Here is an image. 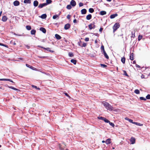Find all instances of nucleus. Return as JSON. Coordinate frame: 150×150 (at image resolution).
Wrapping results in <instances>:
<instances>
[{
  "instance_id": "f257e3e1",
  "label": "nucleus",
  "mask_w": 150,
  "mask_h": 150,
  "mask_svg": "<svg viewBox=\"0 0 150 150\" xmlns=\"http://www.w3.org/2000/svg\"><path fill=\"white\" fill-rule=\"evenodd\" d=\"M102 104L108 110H113L112 107L108 103L105 101H103L102 102Z\"/></svg>"
},
{
  "instance_id": "f03ea898",
  "label": "nucleus",
  "mask_w": 150,
  "mask_h": 150,
  "mask_svg": "<svg viewBox=\"0 0 150 150\" xmlns=\"http://www.w3.org/2000/svg\"><path fill=\"white\" fill-rule=\"evenodd\" d=\"M120 26V24L119 23H115L113 26V32H115L116 30L119 28Z\"/></svg>"
},
{
  "instance_id": "7ed1b4c3",
  "label": "nucleus",
  "mask_w": 150,
  "mask_h": 150,
  "mask_svg": "<svg viewBox=\"0 0 150 150\" xmlns=\"http://www.w3.org/2000/svg\"><path fill=\"white\" fill-rule=\"evenodd\" d=\"M94 23H93V24L91 23L88 26V28L90 30L92 29H94L95 28V25H94Z\"/></svg>"
},
{
  "instance_id": "20e7f679",
  "label": "nucleus",
  "mask_w": 150,
  "mask_h": 150,
  "mask_svg": "<svg viewBox=\"0 0 150 150\" xmlns=\"http://www.w3.org/2000/svg\"><path fill=\"white\" fill-rule=\"evenodd\" d=\"M46 3H44L40 4L39 5L38 7L39 8H42L44 6H46L47 5V0H46Z\"/></svg>"
},
{
  "instance_id": "39448f33",
  "label": "nucleus",
  "mask_w": 150,
  "mask_h": 150,
  "mask_svg": "<svg viewBox=\"0 0 150 150\" xmlns=\"http://www.w3.org/2000/svg\"><path fill=\"white\" fill-rule=\"evenodd\" d=\"M70 25L69 23H67L65 25L64 28L65 30H67L70 27Z\"/></svg>"
},
{
  "instance_id": "423d86ee",
  "label": "nucleus",
  "mask_w": 150,
  "mask_h": 150,
  "mask_svg": "<svg viewBox=\"0 0 150 150\" xmlns=\"http://www.w3.org/2000/svg\"><path fill=\"white\" fill-rule=\"evenodd\" d=\"M0 81H8L12 83H14L13 81L11 79H0Z\"/></svg>"
},
{
  "instance_id": "0eeeda50",
  "label": "nucleus",
  "mask_w": 150,
  "mask_h": 150,
  "mask_svg": "<svg viewBox=\"0 0 150 150\" xmlns=\"http://www.w3.org/2000/svg\"><path fill=\"white\" fill-rule=\"evenodd\" d=\"M130 141L132 142L131 144H134L135 141V139L134 138L132 137L130 139Z\"/></svg>"
},
{
  "instance_id": "6e6552de",
  "label": "nucleus",
  "mask_w": 150,
  "mask_h": 150,
  "mask_svg": "<svg viewBox=\"0 0 150 150\" xmlns=\"http://www.w3.org/2000/svg\"><path fill=\"white\" fill-rule=\"evenodd\" d=\"M26 66L27 67H29L30 68L33 70H36V68L34 67H33L31 66H30L28 64H26Z\"/></svg>"
},
{
  "instance_id": "1a4fd4ad",
  "label": "nucleus",
  "mask_w": 150,
  "mask_h": 150,
  "mask_svg": "<svg viewBox=\"0 0 150 150\" xmlns=\"http://www.w3.org/2000/svg\"><path fill=\"white\" fill-rule=\"evenodd\" d=\"M70 4L72 6H74L76 5V3L74 0H72L70 2Z\"/></svg>"
},
{
  "instance_id": "9d476101",
  "label": "nucleus",
  "mask_w": 150,
  "mask_h": 150,
  "mask_svg": "<svg viewBox=\"0 0 150 150\" xmlns=\"http://www.w3.org/2000/svg\"><path fill=\"white\" fill-rule=\"evenodd\" d=\"M13 4L14 6H18L20 4V2L16 0L13 2Z\"/></svg>"
},
{
  "instance_id": "9b49d317",
  "label": "nucleus",
  "mask_w": 150,
  "mask_h": 150,
  "mask_svg": "<svg viewBox=\"0 0 150 150\" xmlns=\"http://www.w3.org/2000/svg\"><path fill=\"white\" fill-rule=\"evenodd\" d=\"M118 16V14L117 13L112 14L110 15V18L111 19H113L115 17L117 16Z\"/></svg>"
},
{
  "instance_id": "f8f14e48",
  "label": "nucleus",
  "mask_w": 150,
  "mask_h": 150,
  "mask_svg": "<svg viewBox=\"0 0 150 150\" xmlns=\"http://www.w3.org/2000/svg\"><path fill=\"white\" fill-rule=\"evenodd\" d=\"M81 12L82 14H85L86 13L87 11L86 9L84 8L81 10Z\"/></svg>"
},
{
  "instance_id": "ddd939ff",
  "label": "nucleus",
  "mask_w": 150,
  "mask_h": 150,
  "mask_svg": "<svg viewBox=\"0 0 150 150\" xmlns=\"http://www.w3.org/2000/svg\"><path fill=\"white\" fill-rule=\"evenodd\" d=\"M40 30L42 31L43 33H45L46 32V30L45 28L43 27H41L40 28Z\"/></svg>"
},
{
  "instance_id": "4468645a",
  "label": "nucleus",
  "mask_w": 150,
  "mask_h": 150,
  "mask_svg": "<svg viewBox=\"0 0 150 150\" xmlns=\"http://www.w3.org/2000/svg\"><path fill=\"white\" fill-rule=\"evenodd\" d=\"M8 87L10 88H11V89H13L14 90H15V91H20V90L16 88H15L13 86H8Z\"/></svg>"
},
{
  "instance_id": "2eb2a0df",
  "label": "nucleus",
  "mask_w": 150,
  "mask_h": 150,
  "mask_svg": "<svg viewBox=\"0 0 150 150\" xmlns=\"http://www.w3.org/2000/svg\"><path fill=\"white\" fill-rule=\"evenodd\" d=\"M133 55H134V54L133 53H130V55L129 56V59L131 60H132L134 59Z\"/></svg>"
},
{
  "instance_id": "dca6fc26",
  "label": "nucleus",
  "mask_w": 150,
  "mask_h": 150,
  "mask_svg": "<svg viewBox=\"0 0 150 150\" xmlns=\"http://www.w3.org/2000/svg\"><path fill=\"white\" fill-rule=\"evenodd\" d=\"M7 19V17L5 16H3L2 17V20L4 22L6 21Z\"/></svg>"
},
{
  "instance_id": "f3484780",
  "label": "nucleus",
  "mask_w": 150,
  "mask_h": 150,
  "mask_svg": "<svg viewBox=\"0 0 150 150\" xmlns=\"http://www.w3.org/2000/svg\"><path fill=\"white\" fill-rule=\"evenodd\" d=\"M92 18V15L91 14H89L86 17V18L87 20H90Z\"/></svg>"
},
{
  "instance_id": "a211bd4d",
  "label": "nucleus",
  "mask_w": 150,
  "mask_h": 150,
  "mask_svg": "<svg viewBox=\"0 0 150 150\" xmlns=\"http://www.w3.org/2000/svg\"><path fill=\"white\" fill-rule=\"evenodd\" d=\"M111 139L110 138L107 139L105 141V143L106 144H108L111 143Z\"/></svg>"
},
{
  "instance_id": "6ab92c4d",
  "label": "nucleus",
  "mask_w": 150,
  "mask_h": 150,
  "mask_svg": "<svg viewBox=\"0 0 150 150\" xmlns=\"http://www.w3.org/2000/svg\"><path fill=\"white\" fill-rule=\"evenodd\" d=\"M48 83L49 84V86H49L52 85L53 84V82L52 81L50 80H47V84Z\"/></svg>"
},
{
  "instance_id": "aec40b11",
  "label": "nucleus",
  "mask_w": 150,
  "mask_h": 150,
  "mask_svg": "<svg viewBox=\"0 0 150 150\" xmlns=\"http://www.w3.org/2000/svg\"><path fill=\"white\" fill-rule=\"evenodd\" d=\"M55 38L57 40H60L61 37L58 34H56L55 35Z\"/></svg>"
},
{
  "instance_id": "412c9836",
  "label": "nucleus",
  "mask_w": 150,
  "mask_h": 150,
  "mask_svg": "<svg viewBox=\"0 0 150 150\" xmlns=\"http://www.w3.org/2000/svg\"><path fill=\"white\" fill-rule=\"evenodd\" d=\"M38 4V1L37 0L33 2V5L34 6L36 7L37 6Z\"/></svg>"
},
{
  "instance_id": "4be33fe9",
  "label": "nucleus",
  "mask_w": 150,
  "mask_h": 150,
  "mask_svg": "<svg viewBox=\"0 0 150 150\" xmlns=\"http://www.w3.org/2000/svg\"><path fill=\"white\" fill-rule=\"evenodd\" d=\"M103 54L104 55V56L107 59H109V57L107 55V54L106 52L105 51L103 52Z\"/></svg>"
},
{
  "instance_id": "5701e85b",
  "label": "nucleus",
  "mask_w": 150,
  "mask_h": 150,
  "mask_svg": "<svg viewBox=\"0 0 150 150\" xmlns=\"http://www.w3.org/2000/svg\"><path fill=\"white\" fill-rule=\"evenodd\" d=\"M47 17V15L46 14H42L40 16V17L42 19L45 18Z\"/></svg>"
},
{
  "instance_id": "b1692460",
  "label": "nucleus",
  "mask_w": 150,
  "mask_h": 150,
  "mask_svg": "<svg viewBox=\"0 0 150 150\" xmlns=\"http://www.w3.org/2000/svg\"><path fill=\"white\" fill-rule=\"evenodd\" d=\"M24 3L25 4H30L31 3L30 0H24Z\"/></svg>"
},
{
  "instance_id": "393cba45",
  "label": "nucleus",
  "mask_w": 150,
  "mask_h": 150,
  "mask_svg": "<svg viewBox=\"0 0 150 150\" xmlns=\"http://www.w3.org/2000/svg\"><path fill=\"white\" fill-rule=\"evenodd\" d=\"M71 62L74 64H76V60L74 59H71Z\"/></svg>"
},
{
  "instance_id": "a878e982",
  "label": "nucleus",
  "mask_w": 150,
  "mask_h": 150,
  "mask_svg": "<svg viewBox=\"0 0 150 150\" xmlns=\"http://www.w3.org/2000/svg\"><path fill=\"white\" fill-rule=\"evenodd\" d=\"M106 13V12L105 11H101L100 12V14L101 15H104Z\"/></svg>"
},
{
  "instance_id": "bb28decb",
  "label": "nucleus",
  "mask_w": 150,
  "mask_h": 150,
  "mask_svg": "<svg viewBox=\"0 0 150 150\" xmlns=\"http://www.w3.org/2000/svg\"><path fill=\"white\" fill-rule=\"evenodd\" d=\"M125 58L124 57H122L121 59V61L124 64L125 63Z\"/></svg>"
},
{
  "instance_id": "cd10ccee",
  "label": "nucleus",
  "mask_w": 150,
  "mask_h": 150,
  "mask_svg": "<svg viewBox=\"0 0 150 150\" xmlns=\"http://www.w3.org/2000/svg\"><path fill=\"white\" fill-rule=\"evenodd\" d=\"M133 124L136 125H138V126H142L143 125L142 124H141V123H139L135 122H134V123H133Z\"/></svg>"
},
{
  "instance_id": "c85d7f7f",
  "label": "nucleus",
  "mask_w": 150,
  "mask_h": 150,
  "mask_svg": "<svg viewBox=\"0 0 150 150\" xmlns=\"http://www.w3.org/2000/svg\"><path fill=\"white\" fill-rule=\"evenodd\" d=\"M30 33L32 35H35L36 33V30H35L33 29L31 31Z\"/></svg>"
},
{
  "instance_id": "c756f323",
  "label": "nucleus",
  "mask_w": 150,
  "mask_h": 150,
  "mask_svg": "<svg viewBox=\"0 0 150 150\" xmlns=\"http://www.w3.org/2000/svg\"><path fill=\"white\" fill-rule=\"evenodd\" d=\"M89 11L90 13H92L94 11V9L92 8H90L89 9Z\"/></svg>"
},
{
  "instance_id": "7c9ffc66",
  "label": "nucleus",
  "mask_w": 150,
  "mask_h": 150,
  "mask_svg": "<svg viewBox=\"0 0 150 150\" xmlns=\"http://www.w3.org/2000/svg\"><path fill=\"white\" fill-rule=\"evenodd\" d=\"M26 29L28 30H30L31 29V27L30 25H27L26 26Z\"/></svg>"
},
{
  "instance_id": "2f4dec72",
  "label": "nucleus",
  "mask_w": 150,
  "mask_h": 150,
  "mask_svg": "<svg viewBox=\"0 0 150 150\" xmlns=\"http://www.w3.org/2000/svg\"><path fill=\"white\" fill-rule=\"evenodd\" d=\"M59 15H55L53 16V19H56L57 18H58L59 17Z\"/></svg>"
},
{
  "instance_id": "473e14b6",
  "label": "nucleus",
  "mask_w": 150,
  "mask_h": 150,
  "mask_svg": "<svg viewBox=\"0 0 150 150\" xmlns=\"http://www.w3.org/2000/svg\"><path fill=\"white\" fill-rule=\"evenodd\" d=\"M134 92L136 94H138L139 93L140 91L139 90L136 89L135 90Z\"/></svg>"
},
{
  "instance_id": "72a5a7b5",
  "label": "nucleus",
  "mask_w": 150,
  "mask_h": 150,
  "mask_svg": "<svg viewBox=\"0 0 150 150\" xmlns=\"http://www.w3.org/2000/svg\"><path fill=\"white\" fill-rule=\"evenodd\" d=\"M101 49L103 52L105 51L104 49V46L103 45H101Z\"/></svg>"
},
{
  "instance_id": "f704fd0d",
  "label": "nucleus",
  "mask_w": 150,
  "mask_h": 150,
  "mask_svg": "<svg viewBox=\"0 0 150 150\" xmlns=\"http://www.w3.org/2000/svg\"><path fill=\"white\" fill-rule=\"evenodd\" d=\"M48 51L51 53L54 52V51L52 50H51L50 48L47 47V51Z\"/></svg>"
},
{
  "instance_id": "c9c22d12",
  "label": "nucleus",
  "mask_w": 150,
  "mask_h": 150,
  "mask_svg": "<svg viewBox=\"0 0 150 150\" xmlns=\"http://www.w3.org/2000/svg\"><path fill=\"white\" fill-rule=\"evenodd\" d=\"M0 45L4 46V47H7V48H8V45H5V44H3L2 43H0Z\"/></svg>"
},
{
  "instance_id": "e433bc0d",
  "label": "nucleus",
  "mask_w": 150,
  "mask_h": 150,
  "mask_svg": "<svg viewBox=\"0 0 150 150\" xmlns=\"http://www.w3.org/2000/svg\"><path fill=\"white\" fill-rule=\"evenodd\" d=\"M71 8V5H68L67 6V8L68 9H70Z\"/></svg>"
},
{
  "instance_id": "4c0bfd02",
  "label": "nucleus",
  "mask_w": 150,
  "mask_h": 150,
  "mask_svg": "<svg viewBox=\"0 0 150 150\" xmlns=\"http://www.w3.org/2000/svg\"><path fill=\"white\" fill-rule=\"evenodd\" d=\"M123 71L124 72V74H123L124 75L126 76H129L127 74V73L125 71L123 70Z\"/></svg>"
},
{
  "instance_id": "58836bf2",
  "label": "nucleus",
  "mask_w": 150,
  "mask_h": 150,
  "mask_svg": "<svg viewBox=\"0 0 150 150\" xmlns=\"http://www.w3.org/2000/svg\"><path fill=\"white\" fill-rule=\"evenodd\" d=\"M103 121L105 122H106V123H109V122H110V121L107 120V119H106V118H104V119L103 120Z\"/></svg>"
},
{
  "instance_id": "ea45409f",
  "label": "nucleus",
  "mask_w": 150,
  "mask_h": 150,
  "mask_svg": "<svg viewBox=\"0 0 150 150\" xmlns=\"http://www.w3.org/2000/svg\"><path fill=\"white\" fill-rule=\"evenodd\" d=\"M109 123L110 125L111 126H112V127H114L115 125L113 123L110 122H110H109Z\"/></svg>"
},
{
  "instance_id": "a19ab883",
  "label": "nucleus",
  "mask_w": 150,
  "mask_h": 150,
  "mask_svg": "<svg viewBox=\"0 0 150 150\" xmlns=\"http://www.w3.org/2000/svg\"><path fill=\"white\" fill-rule=\"evenodd\" d=\"M139 98L141 100H144V101H145L146 100V99L144 97H140Z\"/></svg>"
},
{
  "instance_id": "79ce46f5",
  "label": "nucleus",
  "mask_w": 150,
  "mask_h": 150,
  "mask_svg": "<svg viewBox=\"0 0 150 150\" xmlns=\"http://www.w3.org/2000/svg\"><path fill=\"white\" fill-rule=\"evenodd\" d=\"M98 118L99 120H103L104 117H102L99 116L98 117Z\"/></svg>"
},
{
  "instance_id": "37998d69",
  "label": "nucleus",
  "mask_w": 150,
  "mask_h": 150,
  "mask_svg": "<svg viewBox=\"0 0 150 150\" xmlns=\"http://www.w3.org/2000/svg\"><path fill=\"white\" fill-rule=\"evenodd\" d=\"M32 86L33 88H36L37 90H40V88H38L36 86H34V85H32Z\"/></svg>"
},
{
  "instance_id": "c03bdc74",
  "label": "nucleus",
  "mask_w": 150,
  "mask_h": 150,
  "mask_svg": "<svg viewBox=\"0 0 150 150\" xmlns=\"http://www.w3.org/2000/svg\"><path fill=\"white\" fill-rule=\"evenodd\" d=\"M100 65L101 67H103V68L106 67L107 66L106 65L103 64H100Z\"/></svg>"
},
{
  "instance_id": "a18cd8bd",
  "label": "nucleus",
  "mask_w": 150,
  "mask_h": 150,
  "mask_svg": "<svg viewBox=\"0 0 150 150\" xmlns=\"http://www.w3.org/2000/svg\"><path fill=\"white\" fill-rule=\"evenodd\" d=\"M142 38V36L141 35H139L138 37V40H141Z\"/></svg>"
},
{
  "instance_id": "49530a36",
  "label": "nucleus",
  "mask_w": 150,
  "mask_h": 150,
  "mask_svg": "<svg viewBox=\"0 0 150 150\" xmlns=\"http://www.w3.org/2000/svg\"><path fill=\"white\" fill-rule=\"evenodd\" d=\"M146 99H150V95L148 94L146 96Z\"/></svg>"
},
{
  "instance_id": "de8ad7c7",
  "label": "nucleus",
  "mask_w": 150,
  "mask_h": 150,
  "mask_svg": "<svg viewBox=\"0 0 150 150\" xmlns=\"http://www.w3.org/2000/svg\"><path fill=\"white\" fill-rule=\"evenodd\" d=\"M69 55L70 57H72L74 56L73 54L72 53H69Z\"/></svg>"
},
{
  "instance_id": "09e8293b",
  "label": "nucleus",
  "mask_w": 150,
  "mask_h": 150,
  "mask_svg": "<svg viewBox=\"0 0 150 150\" xmlns=\"http://www.w3.org/2000/svg\"><path fill=\"white\" fill-rule=\"evenodd\" d=\"M132 36L131 37L134 38L135 37V32H134L133 33V32H132Z\"/></svg>"
},
{
  "instance_id": "8fccbe9b",
  "label": "nucleus",
  "mask_w": 150,
  "mask_h": 150,
  "mask_svg": "<svg viewBox=\"0 0 150 150\" xmlns=\"http://www.w3.org/2000/svg\"><path fill=\"white\" fill-rule=\"evenodd\" d=\"M52 1L51 0H47V4L51 3Z\"/></svg>"
},
{
  "instance_id": "3c124183",
  "label": "nucleus",
  "mask_w": 150,
  "mask_h": 150,
  "mask_svg": "<svg viewBox=\"0 0 150 150\" xmlns=\"http://www.w3.org/2000/svg\"><path fill=\"white\" fill-rule=\"evenodd\" d=\"M79 5L80 7L82 6L83 5V4L82 3L80 2L79 4Z\"/></svg>"
},
{
  "instance_id": "603ef678",
  "label": "nucleus",
  "mask_w": 150,
  "mask_h": 150,
  "mask_svg": "<svg viewBox=\"0 0 150 150\" xmlns=\"http://www.w3.org/2000/svg\"><path fill=\"white\" fill-rule=\"evenodd\" d=\"M59 149L60 150H63V149H64L63 148L61 147V145L60 144H59Z\"/></svg>"
},
{
  "instance_id": "864d4df0",
  "label": "nucleus",
  "mask_w": 150,
  "mask_h": 150,
  "mask_svg": "<svg viewBox=\"0 0 150 150\" xmlns=\"http://www.w3.org/2000/svg\"><path fill=\"white\" fill-rule=\"evenodd\" d=\"M85 40L87 42L89 41V38H85Z\"/></svg>"
},
{
  "instance_id": "5fc2aeb1",
  "label": "nucleus",
  "mask_w": 150,
  "mask_h": 150,
  "mask_svg": "<svg viewBox=\"0 0 150 150\" xmlns=\"http://www.w3.org/2000/svg\"><path fill=\"white\" fill-rule=\"evenodd\" d=\"M129 121L130 122V123H132V124H133V123H134V122H133V120L132 119H129Z\"/></svg>"
},
{
  "instance_id": "6e6d98bb",
  "label": "nucleus",
  "mask_w": 150,
  "mask_h": 150,
  "mask_svg": "<svg viewBox=\"0 0 150 150\" xmlns=\"http://www.w3.org/2000/svg\"><path fill=\"white\" fill-rule=\"evenodd\" d=\"M86 43H83L82 44V45L81 46L82 47H85L86 46Z\"/></svg>"
},
{
  "instance_id": "4d7b16f0",
  "label": "nucleus",
  "mask_w": 150,
  "mask_h": 150,
  "mask_svg": "<svg viewBox=\"0 0 150 150\" xmlns=\"http://www.w3.org/2000/svg\"><path fill=\"white\" fill-rule=\"evenodd\" d=\"M11 43L14 45H16V43L15 42H13L12 41H11Z\"/></svg>"
},
{
  "instance_id": "13d9d810",
  "label": "nucleus",
  "mask_w": 150,
  "mask_h": 150,
  "mask_svg": "<svg viewBox=\"0 0 150 150\" xmlns=\"http://www.w3.org/2000/svg\"><path fill=\"white\" fill-rule=\"evenodd\" d=\"M67 18L68 19H69L70 18V16L69 15H68L67 16Z\"/></svg>"
},
{
  "instance_id": "bf43d9fd",
  "label": "nucleus",
  "mask_w": 150,
  "mask_h": 150,
  "mask_svg": "<svg viewBox=\"0 0 150 150\" xmlns=\"http://www.w3.org/2000/svg\"><path fill=\"white\" fill-rule=\"evenodd\" d=\"M93 34L96 36H97V37H98L99 36V34H98V33H94Z\"/></svg>"
},
{
  "instance_id": "052dcab7",
  "label": "nucleus",
  "mask_w": 150,
  "mask_h": 150,
  "mask_svg": "<svg viewBox=\"0 0 150 150\" xmlns=\"http://www.w3.org/2000/svg\"><path fill=\"white\" fill-rule=\"evenodd\" d=\"M65 95L67 97H68L69 98H70V97L68 95V94L67 93H64Z\"/></svg>"
},
{
  "instance_id": "680f3d73",
  "label": "nucleus",
  "mask_w": 150,
  "mask_h": 150,
  "mask_svg": "<svg viewBox=\"0 0 150 150\" xmlns=\"http://www.w3.org/2000/svg\"><path fill=\"white\" fill-rule=\"evenodd\" d=\"M25 45L27 49H29L30 48V47L28 45Z\"/></svg>"
},
{
  "instance_id": "e2e57ef3",
  "label": "nucleus",
  "mask_w": 150,
  "mask_h": 150,
  "mask_svg": "<svg viewBox=\"0 0 150 150\" xmlns=\"http://www.w3.org/2000/svg\"><path fill=\"white\" fill-rule=\"evenodd\" d=\"M77 22V20L76 19H74L73 21V22L74 23H76Z\"/></svg>"
},
{
  "instance_id": "0e129e2a",
  "label": "nucleus",
  "mask_w": 150,
  "mask_h": 150,
  "mask_svg": "<svg viewBox=\"0 0 150 150\" xmlns=\"http://www.w3.org/2000/svg\"><path fill=\"white\" fill-rule=\"evenodd\" d=\"M136 66L138 68H140V67L139 65H137V64H136Z\"/></svg>"
},
{
  "instance_id": "69168bd1",
  "label": "nucleus",
  "mask_w": 150,
  "mask_h": 150,
  "mask_svg": "<svg viewBox=\"0 0 150 150\" xmlns=\"http://www.w3.org/2000/svg\"><path fill=\"white\" fill-rule=\"evenodd\" d=\"M103 30V28H100V29H99V31L100 32H101Z\"/></svg>"
},
{
  "instance_id": "338daca9",
  "label": "nucleus",
  "mask_w": 150,
  "mask_h": 150,
  "mask_svg": "<svg viewBox=\"0 0 150 150\" xmlns=\"http://www.w3.org/2000/svg\"><path fill=\"white\" fill-rule=\"evenodd\" d=\"M129 119H129V118H128V117H125V120H128V121H129Z\"/></svg>"
},
{
  "instance_id": "774afa93",
  "label": "nucleus",
  "mask_w": 150,
  "mask_h": 150,
  "mask_svg": "<svg viewBox=\"0 0 150 150\" xmlns=\"http://www.w3.org/2000/svg\"><path fill=\"white\" fill-rule=\"evenodd\" d=\"M141 78L142 79L144 78V76L143 74H142L141 76Z\"/></svg>"
}]
</instances>
